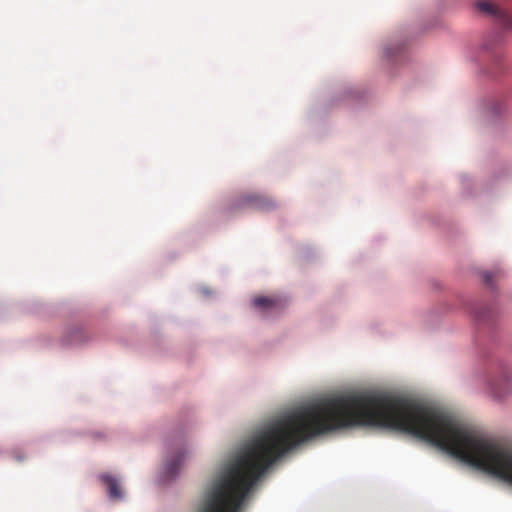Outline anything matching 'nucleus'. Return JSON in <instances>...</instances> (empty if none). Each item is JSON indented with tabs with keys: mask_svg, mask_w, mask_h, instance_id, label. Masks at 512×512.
I'll list each match as a JSON object with an SVG mask.
<instances>
[{
	"mask_svg": "<svg viewBox=\"0 0 512 512\" xmlns=\"http://www.w3.org/2000/svg\"><path fill=\"white\" fill-rule=\"evenodd\" d=\"M183 461V455L179 454L177 455L173 460L169 461L166 465V473L169 477H174L178 469L180 468Z\"/></svg>",
	"mask_w": 512,
	"mask_h": 512,
	"instance_id": "nucleus-5",
	"label": "nucleus"
},
{
	"mask_svg": "<svg viewBox=\"0 0 512 512\" xmlns=\"http://www.w3.org/2000/svg\"><path fill=\"white\" fill-rule=\"evenodd\" d=\"M483 277H484V281H485V283H486V284H490V283H491V281H492V277H493V275H492V273H490V272H485V273H484V275H483Z\"/></svg>",
	"mask_w": 512,
	"mask_h": 512,
	"instance_id": "nucleus-6",
	"label": "nucleus"
},
{
	"mask_svg": "<svg viewBox=\"0 0 512 512\" xmlns=\"http://www.w3.org/2000/svg\"><path fill=\"white\" fill-rule=\"evenodd\" d=\"M253 305L263 315H269L281 311L285 303L280 297L259 296L253 299Z\"/></svg>",
	"mask_w": 512,
	"mask_h": 512,
	"instance_id": "nucleus-2",
	"label": "nucleus"
},
{
	"mask_svg": "<svg viewBox=\"0 0 512 512\" xmlns=\"http://www.w3.org/2000/svg\"><path fill=\"white\" fill-rule=\"evenodd\" d=\"M492 392H493V394H494V396H495L496 398H501V397H502V395H501V394H500V393H499L495 388H493V391H492Z\"/></svg>",
	"mask_w": 512,
	"mask_h": 512,
	"instance_id": "nucleus-7",
	"label": "nucleus"
},
{
	"mask_svg": "<svg viewBox=\"0 0 512 512\" xmlns=\"http://www.w3.org/2000/svg\"><path fill=\"white\" fill-rule=\"evenodd\" d=\"M477 317L480 319V320H484V317L481 316V315H477Z\"/></svg>",
	"mask_w": 512,
	"mask_h": 512,
	"instance_id": "nucleus-9",
	"label": "nucleus"
},
{
	"mask_svg": "<svg viewBox=\"0 0 512 512\" xmlns=\"http://www.w3.org/2000/svg\"><path fill=\"white\" fill-rule=\"evenodd\" d=\"M79 341H81V339H69V340H67L68 343H77Z\"/></svg>",
	"mask_w": 512,
	"mask_h": 512,
	"instance_id": "nucleus-8",
	"label": "nucleus"
},
{
	"mask_svg": "<svg viewBox=\"0 0 512 512\" xmlns=\"http://www.w3.org/2000/svg\"><path fill=\"white\" fill-rule=\"evenodd\" d=\"M476 7L481 13L495 17L505 28L512 29V16L504 9L488 1L477 2Z\"/></svg>",
	"mask_w": 512,
	"mask_h": 512,
	"instance_id": "nucleus-1",
	"label": "nucleus"
},
{
	"mask_svg": "<svg viewBox=\"0 0 512 512\" xmlns=\"http://www.w3.org/2000/svg\"><path fill=\"white\" fill-rule=\"evenodd\" d=\"M240 205L259 210H269L274 207V203L270 199L257 194H249L244 196L240 200Z\"/></svg>",
	"mask_w": 512,
	"mask_h": 512,
	"instance_id": "nucleus-3",
	"label": "nucleus"
},
{
	"mask_svg": "<svg viewBox=\"0 0 512 512\" xmlns=\"http://www.w3.org/2000/svg\"><path fill=\"white\" fill-rule=\"evenodd\" d=\"M101 480L107 486L110 499L120 500L123 497L122 490L115 477L105 474L101 476Z\"/></svg>",
	"mask_w": 512,
	"mask_h": 512,
	"instance_id": "nucleus-4",
	"label": "nucleus"
}]
</instances>
